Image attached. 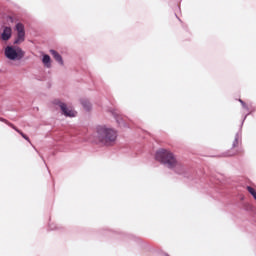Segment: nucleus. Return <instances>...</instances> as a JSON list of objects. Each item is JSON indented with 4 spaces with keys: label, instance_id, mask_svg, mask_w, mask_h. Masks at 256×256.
I'll return each instance as SVG.
<instances>
[{
    "label": "nucleus",
    "instance_id": "6e6552de",
    "mask_svg": "<svg viewBox=\"0 0 256 256\" xmlns=\"http://www.w3.org/2000/svg\"><path fill=\"white\" fill-rule=\"evenodd\" d=\"M12 33H13V30L11 29V27L9 26L4 27L1 35L2 41H9L11 39Z\"/></svg>",
    "mask_w": 256,
    "mask_h": 256
},
{
    "label": "nucleus",
    "instance_id": "20e7f679",
    "mask_svg": "<svg viewBox=\"0 0 256 256\" xmlns=\"http://www.w3.org/2000/svg\"><path fill=\"white\" fill-rule=\"evenodd\" d=\"M243 153V148L241 147V141L239 140V135H236L232 147L224 153V157H235Z\"/></svg>",
    "mask_w": 256,
    "mask_h": 256
},
{
    "label": "nucleus",
    "instance_id": "ddd939ff",
    "mask_svg": "<svg viewBox=\"0 0 256 256\" xmlns=\"http://www.w3.org/2000/svg\"><path fill=\"white\" fill-rule=\"evenodd\" d=\"M240 101V103H241V105H243V107H245V102H243V100H239Z\"/></svg>",
    "mask_w": 256,
    "mask_h": 256
},
{
    "label": "nucleus",
    "instance_id": "423d86ee",
    "mask_svg": "<svg viewBox=\"0 0 256 256\" xmlns=\"http://www.w3.org/2000/svg\"><path fill=\"white\" fill-rule=\"evenodd\" d=\"M0 121H2V123H6V125H9V127L14 129V131H16V133H19V135H21V137H23V139H25V141H28V143H31V139H29V137L27 135H25V133H23L21 130H19L17 126L13 125V123H10L9 121H7L6 119L1 118V117H0Z\"/></svg>",
    "mask_w": 256,
    "mask_h": 256
},
{
    "label": "nucleus",
    "instance_id": "1a4fd4ad",
    "mask_svg": "<svg viewBox=\"0 0 256 256\" xmlns=\"http://www.w3.org/2000/svg\"><path fill=\"white\" fill-rule=\"evenodd\" d=\"M50 53L52 57L57 61L60 65H63V57H61V54L55 50H50Z\"/></svg>",
    "mask_w": 256,
    "mask_h": 256
},
{
    "label": "nucleus",
    "instance_id": "f8f14e48",
    "mask_svg": "<svg viewBox=\"0 0 256 256\" xmlns=\"http://www.w3.org/2000/svg\"><path fill=\"white\" fill-rule=\"evenodd\" d=\"M7 21H8L9 23H13V17L8 16V17H7Z\"/></svg>",
    "mask_w": 256,
    "mask_h": 256
},
{
    "label": "nucleus",
    "instance_id": "9d476101",
    "mask_svg": "<svg viewBox=\"0 0 256 256\" xmlns=\"http://www.w3.org/2000/svg\"><path fill=\"white\" fill-rule=\"evenodd\" d=\"M42 62H43V64L45 65V67H47L48 69H50V67H51V56L45 54V55L43 56Z\"/></svg>",
    "mask_w": 256,
    "mask_h": 256
},
{
    "label": "nucleus",
    "instance_id": "f03ea898",
    "mask_svg": "<svg viewBox=\"0 0 256 256\" xmlns=\"http://www.w3.org/2000/svg\"><path fill=\"white\" fill-rule=\"evenodd\" d=\"M97 137L100 143L104 145H112L117 141V131L112 128H107L106 126H99L97 128Z\"/></svg>",
    "mask_w": 256,
    "mask_h": 256
},
{
    "label": "nucleus",
    "instance_id": "9b49d317",
    "mask_svg": "<svg viewBox=\"0 0 256 256\" xmlns=\"http://www.w3.org/2000/svg\"><path fill=\"white\" fill-rule=\"evenodd\" d=\"M81 104L86 111H91V103L89 102V100H82Z\"/></svg>",
    "mask_w": 256,
    "mask_h": 256
},
{
    "label": "nucleus",
    "instance_id": "f257e3e1",
    "mask_svg": "<svg viewBox=\"0 0 256 256\" xmlns=\"http://www.w3.org/2000/svg\"><path fill=\"white\" fill-rule=\"evenodd\" d=\"M156 160L166 165L168 169H174L175 173L178 175H183L185 173V167L183 164L177 160V156L171 152V150L160 149L156 152Z\"/></svg>",
    "mask_w": 256,
    "mask_h": 256
},
{
    "label": "nucleus",
    "instance_id": "7ed1b4c3",
    "mask_svg": "<svg viewBox=\"0 0 256 256\" xmlns=\"http://www.w3.org/2000/svg\"><path fill=\"white\" fill-rule=\"evenodd\" d=\"M5 57L10 61H21L25 57V52L21 48L15 49L12 46H7L5 48Z\"/></svg>",
    "mask_w": 256,
    "mask_h": 256
},
{
    "label": "nucleus",
    "instance_id": "39448f33",
    "mask_svg": "<svg viewBox=\"0 0 256 256\" xmlns=\"http://www.w3.org/2000/svg\"><path fill=\"white\" fill-rule=\"evenodd\" d=\"M17 38L14 43L19 44L25 41V26L23 23L16 24Z\"/></svg>",
    "mask_w": 256,
    "mask_h": 256
},
{
    "label": "nucleus",
    "instance_id": "0eeeda50",
    "mask_svg": "<svg viewBox=\"0 0 256 256\" xmlns=\"http://www.w3.org/2000/svg\"><path fill=\"white\" fill-rule=\"evenodd\" d=\"M58 105L63 115H65L66 117H75V115H77V112H75L74 110H69V108H67V104L59 102Z\"/></svg>",
    "mask_w": 256,
    "mask_h": 256
}]
</instances>
